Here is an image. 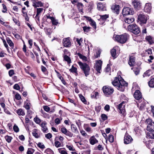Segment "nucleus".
<instances>
[{
    "instance_id": "53",
    "label": "nucleus",
    "mask_w": 154,
    "mask_h": 154,
    "mask_svg": "<svg viewBox=\"0 0 154 154\" xmlns=\"http://www.w3.org/2000/svg\"><path fill=\"white\" fill-rule=\"evenodd\" d=\"M61 131L62 133L65 134H66L67 133V131L66 128L63 127L61 128Z\"/></svg>"
},
{
    "instance_id": "31",
    "label": "nucleus",
    "mask_w": 154,
    "mask_h": 154,
    "mask_svg": "<svg viewBox=\"0 0 154 154\" xmlns=\"http://www.w3.org/2000/svg\"><path fill=\"white\" fill-rule=\"evenodd\" d=\"M77 55L79 56V57L82 60L84 61H86L87 60V58L85 56L82 55L79 53H77Z\"/></svg>"
},
{
    "instance_id": "19",
    "label": "nucleus",
    "mask_w": 154,
    "mask_h": 154,
    "mask_svg": "<svg viewBox=\"0 0 154 154\" xmlns=\"http://www.w3.org/2000/svg\"><path fill=\"white\" fill-rule=\"evenodd\" d=\"M89 140L90 143L92 145H94L98 142V141L95 138L94 136H91Z\"/></svg>"
},
{
    "instance_id": "35",
    "label": "nucleus",
    "mask_w": 154,
    "mask_h": 154,
    "mask_svg": "<svg viewBox=\"0 0 154 154\" xmlns=\"http://www.w3.org/2000/svg\"><path fill=\"white\" fill-rule=\"evenodd\" d=\"M64 60L67 62L68 64L71 63V61L70 58L66 55H65L64 57Z\"/></svg>"
},
{
    "instance_id": "3",
    "label": "nucleus",
    "mask_w": 154,
    "mask_h": 154,
    "mask_svg": "<svg viewBox=\"0 0 154 154\" xmlns=\"http://www.w3.org/2000/svg\"><path fill=\"white\" fill-rule=\"evenodd\" d=\"M127 37V35H114L113 38L114 40L122 44H123L126 42Z\"/></svg>"
},
{
    "instance_id": "7",
    "label": "nucleus",
    "mask_w": 154,
    "mask_h": 154,
    "mask_svg": "<svg viewBox=\"0 0 154 154\" xmlns=\"http://www.w3.org/2000/svg\"><path fill=\"white\" fill-rule=\"evenodd\" d=\"M122 14L124 15H133L134 14V11L133 9L129 7H125L122 10Z\"/></svg>"
},
{
    "instance_id": "39",
    "label": "nucleus",
    "mask_w": 154,
    "mask_h": 154,
    "mask_svg": "<svg viewBox=\"0 0 154 154\" xmlns=\"http://www.w3.org/2000/svg\"><path fill=\"white\" fill-rule=\"evenodd\" d=\"M131 69L132 70H133V71L136 75H137L139 74L140 70L138 68H132Z\"/></svg>"
},
{
    "instance_id": "38",
    "label": "nucleus",
    "mask_w": 154,
    "mask_h": 154,
    "mask_svg": "<svg viewBox=\"0 0 154 154\" xmlns=\"http://www.w3.org/2000/svg\"><path fill=\"white\" fill-rule=\"evenodd\" d=\"M79 97L81 100L84 103L86 104L87 101L85 97L82 95V94H80L79 95Z\"/></svg>"
},
{
    "instance_id": "60",
    "label": "nucleus",
    "mask_w": 154,
    "mask_h": 154,
    "mask_svg": "<svg viewBox=\"0 0 154 154\" xmlns=\"http://www.w3.org/2000/svg\"><path fill=\"white\" fill-rule=\"evenodd\" d=\"M65 135L70 137H72L73 136V134L69 131H67V132L66 134Z\"/></svg>"
},
{
    "instance_id": "58",
    "label": "nucleus",
    "mask_w": 154,
    "mask_h": 154,
    "mask_svg": "<svg viewBox=\"0 0 154 154\" xmlns=\"http://www.w3.org/2000/svg\"><path fill=\"white\" fill-rule=\"evenodd\" d=\"M38 146L41 149H44L45 148L44 145L40 142H39L38 144Z\"/></svg>"
},
{
    "instance_id": "17",
    "label": "nucleus",
    "mask_w": 154,
    "mask_h": 154,
    "mask_svg": "<svg viewBox=\"0 0 154 154\" xmlns=\"http://www.w3.org/2000/svg\"><path fill=\"white\" fill-rule=\"evenodd\" d=\"M111 9L114 13H115L116 14H119V5H114L112 7Z\"/></svg>"
},
{
    "instance_id": "54",
    "label": "nucleus",
    "mask_w": 154,
    "mask_h": 154,
    "mask_svg": "<svg viewBox=\"0 0 154 154\" xmlns=\"http://www.w3.org/2000/svg\"><path fill=\"white\" fill-rule=\"evenodd\" d=\"M100 19L104 20L108 17V15L106 14L100 15Z\"/></svg>"
},
{
    "instance_id": "15",
    "label": "nucleus",
    "mask_w": 154,
    "mask_h": 154,
    "mask_svg": "<svg viewBox=\"0 0 154 154\" xmlns=\"http://www.w3.org/2000/svg\"><path fill=\"white\" fill-rule=\"evenodd\" d=\"M152 9V6L151 3H150L146 4L144 8V11L147 13H149Z\"/></svg>"
},
{
    "instance_id": "63",
    "label": "nucleus",
    "mask_w": 154,
    "mask_h": 154,
    "mask_svg": "<svg viewBox=\"0 0 154 154\" xmlns=\"http://www.w3.org/2000/svg\"><path fill=\"white\" fill-rule=\"evenodd\" d=\"M13 88L14 89H16L17 90H19L20 88V87L19 85L17 84L14 85Z\"/></svg>"
},
{
    "instance_id": "8",
    "label": "nucleus",
    "mask_w": 154,
    "mask_h": 154,
    "mask_svg": "<svg viewBox=\"0 0 154 154\" xmlns=\"http://www.w3.org/2000/svg\"><path fill=\"white\" fill-rule=\"evenodd\" d=\"M126 104V102L123 101L118 105L117 107L119 109V112L120 113L122 114H124L125 112V106Z\"/></svg>"
},
{
    "instance_id": "13",
    "label": "nucleus",
    "mask_w": 154,
    "mask_h": 154,
    "mask_svg": "<svg viewBox=\"0 0 154 154\" xmlns=\"http://www.w3.org/2000/svg\"><path fill=\"white\" fill-rule=\"evenodd\" d=\"M63 46L66 47H69L71 46V42L69 38H64L63 40Z\"/></svg>"
},
{
    "instance_id": "26",
    "label": "nucleus",
    "mask_w": 154,
    "mask_h": 154,
    "mask_svg": "<svg viewBox=\"0 0 154 154\" xmlns=\"http://www.w3.org/2000/svg\"><path fill=\"white\" fill-rule=\"evenodd\" d=\"M116 51V49L115 47L113 48L111 51L112 56L114 58L117 57Z\"/></svg>"
},
{
    "instance_id": "10",
    "label": "nucleus",
    "mask_w": 154,
    "mask_h": 154,
    "mask_svg": "<svg viewBox=\"0 0 154 154\" xmlns=\"http://www.w3.org/2000/svg\"><path fill=\"white\" fill-rule=\"evenodd\" d=\"M124 143L125 144H128L131 143L133 140L131 136L126 133L124 137Z\"/></svg>"
},
{
    "instance_id": "59",
    "label": "nucleus",
    "mask_w": 154,
    "mask_h": 154,
    "mask_svg": "<svg viewBox=\"0 0 154 154\" xmlns=\"http://www.w3.org/2000/svg\"><path fill=\"white\" fill-rule=\"evenodd\" d=\"M34 120V121L37 124H39L41 122L40 119L38 118H35Z\"/></svg>"
},
{
    "instance_id": "18",
    "label": "nucleus",
    "mask_w": 154,
    "mask_h": 154,
    "mask_svg": "<svg viewBox=\"0 0 154 154\" xmlns=\"http://www.w3.org/2000/svg\"><path fill=\"white\" fill-rule=\"evenodd\" d=\"M31 106V104L30 103V101L28 100H26L24 103V107L25 109L28 110H29Z\"/></svg>"
},
{
    "instance_id": "6",
    "label": "nucleus",
    "mask_w": 154,
    "mask_h": 154,
    "mask_svg": "<svg viewBox=\"0 0 154 154\" xmlns=\"http://www.w3.org/2000/svg\"><path fill=\"white\" fill-rule=\"evenodd\" d=\"M146 122L148 124L147 130L149 131H154V122H152L151 119H147Z\"/></svg>"
},
{
    "instance_id": "2",
    "label": "nucleus",
    "mask_w": 154,
    "mask_h": 154,
    "mask_svg": "<svg viewBox=\"0 0 154 154\" xmlns=\"http://www.w3.org/2000/svg\"><path fill=\"white\" fill-rule=\"evenodd\" d=\"M80 68L83 71L85 76L87 77L89 74L90 68L89 66L86 63H83L81 62H78Z\"/></svg>"
},
{
    "instance_id": "20",
    "label": "nucleus",
    "mask_w": 154,
    "mask_h": 154,
    "mask_svg": "<svg viewBox=\"0 0 154 154\" xmlns=\"http://www.w3.org/2000/svg\"><path fill=\"white\" fill-rule=\"evenodd\" d=\"M146 135L147 138L154 139V131H149L146 133Z\"/></svg>"
},
{
    "instance_id": "4",
    "label": "nucleus",
    "mask_w": 154,
    "mask_h": 154,
    "mask_svg": "<svg viewBox=\"0 0 154 154\" xmlns=\"http://www.w3.org/2000/svg\"><path fill=\"white\" fill-rule=\"evenodd\" d=\"M128 31L135 35L139 34L140 32L139 27L136 24H131L128 26Z\"/></svg>"
},
{
    "instance_id": "49",
    "label": "nucleus",
    "mask_w": 154,
    "mask_h": 154,
    "mask_svg": "<svg viewBox=\"0 0 154 154\" xmlns=\"http://www.w3.org/2000/svg\"><path fill=\"white\" fill-rule=\"evenodd\" d=\"M43 5V4L41 2L37 1L36 4V6H35L34 7L36 8L37 7H42Z\"/></svg>"
},
{
    "instance_id": "50",
    "label": "nucleus",
    "mask_w": 154,
    "mask_h": 154,
    "mask_svg": "<svg viewBox=\"0 0 154 154\" xmlns=\"http://www.w3.org/2000/svg\"><path fill=\"white\" fill-rule=\"evenodd\" d=\"M101 109L100 106H96L95 107V110L97 113H99Z\"/></svg>"
},
{
    "instance_id": "40",
    "label": "nucleus",
    "mask_w": 154,
    "mask_h": 154,
    "mask_svg": "<svg viewBox=\"0 0 154 154\" xmlns=\"http://www.w3.org/2000/svg\"><path fill=\"white\" fill-rule=\"evenodd\" d=\"M5 138L7 142L8 143H10L12 139V137L8 135H6L5 137Z\"/></svg>"
},
{
    "instance_id": "32",
    "label": "nucleus",
    "mask_w": 154,
    "mask_h": 154,
    "mask_svg": "<svg viewBox=\"0 0 154 154\" xmlns=\"http://www.w3.org/2000/svg\"><path fill=\"white\" fill-rule=\"evenodd\" d=\"M58 150L59 152L61 154H68V153L65 150V149L64 148H59Z\"/></svg>"
},
{
    "instance_id": "33",
    "label": "nucleus",
    "mask_w": 154,
    "mask_h": 154,
    "mask_svg": "<svg viewBox=\"0 0 154 154\" xmlns=\"http://www.w3.org/2000/svg\"><path fill=\"white\" fill-rule=\"evenodd\" d=\"M83 29L85 33H87L90 31L91 28L89 26H85L83 27Z\"/></svg>"
},
{
    "instance_id": "46",
    "label": "nucleus",
    "mask_w": 154,
    "mask_h": 154,
    "mask_svg": "<svg viewBox=\"0 0 154 154\" xmlns=\"http://www.w3.org/2000/svg\"><path fill=\"white\" fill-rule=\"evenodd\" d=\"M62 119L60 118V119L58 118H56L54 120L55 123L57 125H58L60 124L61 122V121L62 120Z\"/></svg>"
},
{
    "instance_id": "22",
    "label": "nucleus",
    "mask_w": 154,
    "mask_h": 154,
    "mask_svg": "<svg viewBox=\"0 0 154 154\" xmlns=\"http://www.w3.org/2000/svg\"><path fill=\"white\" fill-rule=\"evenodd\" d=\"M134 21L133 18H125L124 19V21L125 23L129 24L133 23Z\"/></svg>"
},
{
    "instance_id": "36",
    "label": "nucleus",
    "mask_w": 154,
    "mask_h": 154,
    "mask_svg": "<svg viewBox=\"0 0 154 154\" xmlns=\"http://www.w3.org/2000/svg\"><path fill=\"white\" fill-rule=\"evenodd\" d=\"M149 86L151 88L154 87V78L151 79L148 82Z\"/></svg>"
},
{
    "instance_id": "1",
    "label": "nucleus",
    "mask_w": 154,
    "mask_h": 154,
    "mask_svg": "<svg viewBox=\"0 0 154 154\" xmlns=\"http://www.w3.org/2000/svg\"><path fill=\"white\" fill-rule=\"evenodd\" d=\"M112 84L118 90L122 91H123L125 87L128 85V83L119 75L118 77L115 78L114 81L112 82Z\"/></svg>"
},
{
    "instance_id": "5",
    "label": "nucleus",
    "mask_w": 154,
    "mask_h": 154,
    "mask_svg": "<svg viewBox=\"0 0 154 154\" xmlns=\"http://www.w3.org/2000/svg\"><path fill=\"white\" fill-rule=\"evenodd\" d=\"M102 90L104 94L106 96L112 94L114 91V90L112 87L107 85L104 86Z\"/></svg>"
},
{
    "instance_id": "11",
    "label": "nucleus",
    "mask_w": 154,
    "mask_h": 154,
    "mask_svg": "<svg viewBox=\"0 0 154 154\" xmlns=\"http://www.w3.org/2000/svg\"><path fill=\"white\" fill-rule=\"evenodd\" d=\"M132 4L135 10H138L141 8V4L140 2L134 0L132 2Z\"/></svg>"
},
{
    "instance_id": "34",
    "label": "nucleus",
    "mask_w": 154,
    "mask_h": 154,
    "mask_svg": "<svg viewBox=\"0 0 154 154\" xmlns=\"http://www.w3.org/2000/svg\"><path fill=\"white\" fill-rule=\"evenodd\" d=\"M6 40L9 44V45L11 47H14V44L12 41L8 37H7L6 38Z\"/></svg>"
},
{
    "instance_id": "64",
    "label": "nucleus",
    "mask_w": 154,
    "mask_h": 154,
    "mask_svg": "<svg viewBox=\"0 0 154 154\" xmlns=\"http://www.w3.org/2000/svg\"><path fill=\"white\" fill-rule=\"evenodd\" d=\"M77 7L79 9L82 10V9L83 5L82 3H78L77 4Z\"/></svg>"
},
{
    "instance_id": "25",
    "label": "nucleus",
    "mask_w": 154,
    "mask_h": 154,
    "mask_svg": "<svg viewBox=\"0 0 154 154\" xmlns=\"http://www.w3.org/2000/svg\"><path fill=\"white\" fill-rule=\"evenodd\" d=\"M69 70L71 72L75 73L76 75H78L77 68L74 67L73 65L72 66L71 68Z\"/></svg>"
},
{
    "instance_id": "16",
    "label": "nucleus",
    "mask_w": 154,
    "mask_h": 154,
    "mask_svg": "<svg viewBox=\"0 0 154 154\" xmlns=\"http://www.w3.org/2000/svg\"><path fill=\"white\" fill-rule=\"evenodd\" d=\"M133 95L135 99L138 100L142 98L141 93L138 90L136 91Z\"/></svg>"
},
{
    "instance_id": "43",
    "label": "nucleus",
    "mask_w": 154,
    "mask_h": 154,
    "mask_svg": "<svg viewBox=\"0 0 154 154\" xmlns=\"http://www.w3.org/2000/svg\"><path fill=\"white\" fill-rule=\"evenodd\" d=\"M51 22L53 25H57L59 23L58 20L56 19L54 17L51 20Z\"/></svg>"
},
{
    "instance_id": "57",
    "label": "nucleus",
    "mask_w": 154,
    "mask_h": 154,
    "mask_svg": "<svg viewBox=\"0 0 154 154\" xmlns=\"http://www.w3.org/2000/svg\"><path fill=\"white\" fill-rule=\"evenodd\" d=\"M2 41L4 46L7 48V50L8 51V50H9L8 47V45L6 43V41L4 39H2Z\"/></svg>"
},
{
    "instance_id": "28",
    "label": "nucleus",
    "mask_w": 154,
    "mask_h": 154,
    "mask_svg": "<svg viewBox=\"0 0 154 154\" xmlns=\"http://www.w3.org/2000/svg\"><path fill=\"white\" fill-rule=\"evenodd\" d=\"M146 39L150 44H152L154 43L152 37L150 36H147Z\"/></svg>"
},
{
    "instance_id": "44",
    "label": "nucleus",
    "mask_w": 154,
    "mask_h": 154,
    "mask_svg": "<svg viewBox=\"0 0 154 154\" xmlns=\"http://www.w3.org/2000/svg\"><path fill=\"white\" fill-rule=\"evenodd\" d=\"M35 150L32 148H29L27 152V154H33Z\"/></svg>"
},
{
    "instance_id": "12",
    "label": "nucleus",
    "mask_w": 154,
    "mask_h": 154,
    "mask_svg": "<svg viewBox=\"0 0 154 154\" xmlns=\"http://www.w3.org/2000/svg\"><path fill=\"white\" fill-rule=\"evenodd\" d=\"M102 62L101 60L97 61L96 62L95 68L99 73L100 72Z\"/></svg>"
},
{
    "instance_id": "42",
    "label": "nucleus",
    "mask_w": 154,
    "mask_h": 154,
    "mask_svg": "<svg viewBox=\"0 0 154 154\" xmlns=\"http://www.w3.org/2000/svg\"><path fill=\"white\" fill-rule=\"evenodd\" d=\"M97 8L100 11H103L104 8L103 7V5L101 4H98L97 5Z\"/></svg>"
},
{
    "instance_id": "37",
    "label": "nucleus",
    "mask_w": 154,
    "mask_h": 154,
    "mask_svg": "<svg viewBox=\"0 0 154 154\" xmlns=\"http://www.w3.org/2000/svg\"><path fill=\"white\" fill-rule=\"evenodd\" d=\"M91 21L90 22V25L93 27V28L96 29V24L95 22L92 19L90 18Z\"/></svg>"
},
{
    "instance_id": "56",
    "label": "nucleus",
    "mask_w": 154,
    "mask_h": 154,
    "mask_svg": "<svg viewBox=\"0 0 154 154\" xmlns=\"http://www.w3.org/2000/svg\"><path fill=\"white\" fill-rule=\"evenodd\" d=\"M43 108L44 109L46 112H48L50 110V108L47 106H43Z\"/></svg>"
},
{
    "instance_id": "62",
    "label": "nucleus",
    "mask_w": 154,
    "mask_h": 154,
    "mask_svg": "<svg viewBox=\"0 0 154 154\" xmlns=\"http://www.w3.org/2000/svg\"><path fill=\"white\" fill-rule=\"evenodd\" d=\"M0 104L2 107L4 109L6 108L5 107V103H4V102L2 101L1 99H0Z\"/></svg>"
},
{
    "instance_id": "51",
    "label": "nucleus",
    "mask_w": 154,
    "mask_h": 154,
    "mask_svg": "<svg viewBox=\"0 0 154 154\" xmlns=\"http://www.w3.org/2000/svg\"><path fill=\"white\" fill-rule=\"evenodd\" d=\"M101 116L102 119L103 121H105L107 119V116L104 114H102Z\"/></svg>"
},
{
    "instance_id": "23",
    "label": "nucleus",
    "mask_w": 154,
    "mask_h": 154,
    "mask_svg": "<svg viewBox=\"0 0 154 154\" xmlns=\"http://www.w3.org/2000/svg\"><path fill=\"white\" fill-rule=\"evenodd\" d=\"M16 112L17 114L19 116H24L25 114L24 111L21 109H17L16 110Z\"/></svg>"
},
{
    "instance_id": "41",
    "label": "nucleus",
    "mask_w": 154,
    "mask_h": 154,
    "mask_svg": "<svg viewBox=\"0 0 154 154\" xmlns=\"http://www.w3.org/2000/svg\"><path fill=\"white\" fill-rule=\"evenodd\" d=\"M45 152L47 154H54L53 151L50 148L46 149L45 150Z\"/></svg>"
},
{
    "instance_id": "29",
    "label": "nucleus",
    "mask_w": 154,
    "mask_h": 154,
    "mask_svg": "<svg viewBox=\"0 0 154 154\" xmlns=\"http://www.w3.org/2000/svg\"><path fill=\"white\" fill-rule=\"evenodd\" d=\"M152 73V71L150 69H149L147 70L146 72L144 73L143 75L144 77L146 76H150Z\"/></svg>"
},
{
    "instance_id": "45",
    "label": "nucleus",
    "mask_w": 154,
    "mask_h": 154,
    "mask_svg": "<svg viewBox=\"0 0 154 154\" xmlns=\"http://www.w3.org/2000/svg\"><path fill=\"white\" fill-rule=\"evenodd\" d=\"M54 145L56 147L58 148L61 146V143L59 141H55L54 142Z\"/></svg>"
},
{
    "instance_id": "47",
    "label": "nucleus",
    "mask_w": 154,
    "mask_h": 154,
    "mask_svg": "<svg viewBox=\"0 0 154 154\" xmlns=\"http://www.w3.org/2000/svg\"><path fill=\"white\" fill-rule=\"evenodd\" d=\"M13 129L14 131L16 133L18 132L19 131V128L16 125H14Z\"/></svg>"
},
{
    "instance_id": "55",
    "label": "nucleus",
    "mask_w": 154,
    "mask_h": 154,
    "mask_svg": "<svg viewBox=\"0 0 154 154\" xmlns=\"http://www.w3.org/2000/svg\"><path fill=\"white\" fill-rule=\"evenodd\" d=\"M66 146V147L68 148L69 150L70 151H73L75 150V149L73 148L72 145H67Z\"/></svg>"
},
{
    "instance_id": "52",
    "label": "nucleus",
    "mask_w": 154,
    "mask_h": 154,
    "mask_svg": "<svg viewBox=\"0 0 154 154\" xmlns=\"http://www.w3.org/2000/svg\"><path fill=\"white\" fill-rule=\"evenodd\" d=\"M45 32L47 35H50L51 33V31L50 28H47L45 30Z\"/></svg>"
},
{
    "instance_id": "61",
    "label": "nucleus",
    "mask_w": 154,
    "mask_h": 154,
    "mask_svg": "<svg viewBox=\"0 0 154 154\" xmlns=\"http://www.w3.org/2000/svg\"><path fill=\"white\" fill-rule=\"evenodd\" d=\"M57 73V76L58 78L62 81H63V78L62 77L61 74L59 73L58 72H57L55 71Z\"/></svg>"
},
{
    "instance_id": "21",
    "label": "nucleus",
    "mask_w": 154,
    "mask_h": 154,
    "mask_svg": "<svg viewBox=\"0 0 154 154\" xmlns=\"http://www.w3.org/2000/svg\"><path fill=\"white\" fill-rule=\"evenodd\" d=\"M47 123L45 122L42 123L41 126L42 127V130L44 132H47L48 130V128L46 126Z\"/></svg>"
},
{
    "instance_id": "14",
    "label": "nucleus",
    "mask_w": 154,
    "mask_h": 154,
    "mask_svg": "<svg viewBox=\"0 0 154 154\" xmlns=\"http://www.w3.org/2000/svg\"><path fill=\"white\" fill-rule=\"evenodd\" d=\"M128 63L129 66H133L135 64V57L134 56H130Z\"/></svg>"
},
{
    "instance_id": "30",
    "label": "nucleus",
    "mask_w": 154,
    "mask_h": 154,
    "mask_svg": "<svg viewBox=\"0 0 154 154\" xmlns=\"http://www.w3.org/2000/svg\"><path fill=\"white\" fill-rule=\"evenodd\" d=\"M38 130L36 129H34L33 131V132L32 133V135L33 136H34L35 138H38L39 137V136L38 135V134L37 133V131Z\"/></svg>"
},
{
    "instance_id": "27",
    "label": "nucleus",
    "mask_w": 154,
    "mask_h": 154,
    "mask_svg": "<svg viewBox=\"0 0 154 154\" xmlns=\"http://www.w3.org/2000/svg\"><path fill=\"white\" fill-rule=\"evenodd\" d=\"M43 9L42 8H38L37 9V14L35 17V18L37 19V17L39 19V16H38L40 13L43 11Z\"/></svg>"
},
{
    "instance_id": "24",
    "label": "nucleus",
    "mask_w": 154,
    "mask_h": 154,
    "mask_svg": "<svg viewBox=\"0 0 154 154\" xmlns=\"http://www.w3.org/2000/svg\"><path fill=\"white\" fill-rule=\"evenodd\" d=\"M71 129L73 132L76 134L79 133L78 131L76 125L74 124L71 125Z\"/></svg>"
},
{
    "instance_id": "48",
    "label": "nucleus",
    "mask_w": 154,
    "mask_h": 154,
    "mask_svg": "<svg viewBox=\"0 0 154 154\" xmlns=\"http://www.w3.org/2000/svg\"><path fill=\"white\" fill-rule=\"evenodd\" d=\"M108 140L110 143H112L114 141V137L112 135H109L108 137Z\"/></svg>"
},
{
    "instance_id": "9",
    "label": "nucleus",
    "mask_w": 154,
    "mask_h": 154,
    "mask_svg": "<svg viewBox=\"0 0 154 154\" xmlns=\"http://www.w3.org/2000/svg\"><path fill=\"white\" fill-rule=\"evenodd\" d=\"M147 17L143 14H139L138 17V20L140 23H146L147 22Z\"/></svg>"
}]
</instances>
